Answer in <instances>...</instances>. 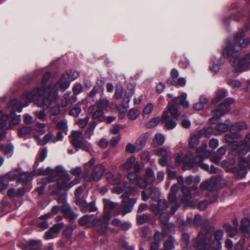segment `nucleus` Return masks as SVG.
Masks as SVG:
<instances>
[{"mask_svg": "<svg viewBox=\"0 0 250 250\" xmlns=\"http://www.w3.org/2000/svg\"><path fill=\"white\" fill-rule=\"evenodd\" d=\"M207 145L202 144L197 149V153L198 154L204 155V157H209L211 155V152L207 149Z\"/></svg>", "mask_w": 250, "mask_h": 250, "instance_id": "obj_39", "label": "nucleus"}, {"mask_svg": "<svg viewBox=\"0 0 250 250\" xmlns=\"http://www.w3.org/2000/svg\"><path fill=\"white\" fill-rule=\"evenodd\" d=\"M38 174L46 175L50 174V175L56 177V180L57 177H58L57 184L59 189L68 190L79 182L77 178L70 181L71 178L70 175L61 166L56 167L54 169L49 167L45 169L41 168L39 170Z\"/></svg>", "mask_w": 250, "mask_h": 250, "instance_id": "obj_6", "label": "nucleus"}, {"mask_svg": "<svg viewBox=\"0 0 250 250\" xmlns=\"http://www.w3.org/2000/svg\"><path fill=\"white\" fill-rule=\"evenodd\" d=\"M95 163V160L94 158L91 159L89 162L85 164L84 165V173L85 175V176L87 175H89V172L91 169H93V165Z\"/></svg>", "mask_w": 250, "mask_h": 250, "instance_id": "obj_50", "label": "nucleus"}, {"mask_svg": "<svg viewBox=\"0 0 250 250\" xmlns=\"http://www.w3.org/2000/svg\"><path fill=\"white\" fill-rule=\"evenodd\" d=\"M163 232L162 233L159 232H156L154 235V242L151 244L150 250H158L160 244L161 239L162 236H164Z\"/></svg>", "mask_w": 250, "mask_h": 250, "instance_id": "obj_32", "label": "nucleus"}, {"mask_svg": "<svg viewBox=\"0 0 250 250\" xmlns=\"http://www.w3.org/2000/svg\"><path fill=\"white\" fill-rule=\"evenodd\" d=\"M192 161L191 157L188 155L184 157L181 153H178L175 158V162L178 164L183 163L184 164L189 166L190 162Z\"/></svg>", "mask_w": 250, "mask_h": 250, "instance_id": "obj_36", "label": "nucleus"}, {"mask_svg": "<svg viewBox=\"0 0 250 250\" xmlns=\"http://www.w3.org/2000/svg\"><path fill=\"white\" fill-rule=\"evenodd\" d=\"M56 180V177L54 175H50L47 178H42L41 180L42 185L41 186L38 187L36 189L39 195L43 193L44 188L46 185V182L47 181L48 182H53Z\"/></svg>", "mask_w": 250, "mask_h": 250, "instance_id": "obj_29", "label": "nucleus"}, {"mask_svg": "<svg viewBox=\"0 0 250 250\" xmlns=\"http://www.w3.org/2000/svg\"><path fill=\"white\" fill-rule=\"evenodd\" d=\"M212 229L207 230L202 228L195 242L196 250H209L210 247L214 249H220L224 232L221 230H216L213 234V239L212 238Z\"/></svg>", "mask_w": 250, "mask_h": 250, "instance_id": "obj_5", "label": "nucleus"}, {"mask_svg": "<svg viewBox=\"0 0 250 250\" xmlns=\"http://www.w3.org/2000/svg\"><path fill=\"white\" fill-rule=\"evenodd\" d=\"M140 114V111L137 108L130 109L127 113L128 118L131 120L136 119Z\"/></svg>", "mask_w": 250, "mask_h": 250, "instance_id": "obj_48", "label": "nucleus"}, {"mask_svg": "<svg viewBox=\"0 0 250 250\" xmlns=\"http://www.w3.org/2000/svg\"><path fill=\"white\" fill-rule=\"evenodd\" d=\"M135 184L142 188H146L147 185L149 184L148 183H147V180H146L145 178L144 179H143L140 177L138 178Z\"/></svg>", "mask_w": 250, "mask_h": 250, "instance_id": "obj_61", "label": "nucleus"}, {"mask_svg": "<svg viewBox=\"0 0 250 250\" xmlns=\"http://www.w3.org/2000/svg\"><path fill=\"white\" fill-rule=\"evenodd\" d=\"M135 161V157L134 156H131L126 160L125 164L122 165L121 167L127 170H129L132 167Z\"/></svg>", "mask_w": 250, "mask_h": 250, "instance_id": "obj_45", "label": "nucleus"}, {"mask_svg": "<svg viewBox=\"0 0 250 250\" xmlns=\"http://www.w3.org/2000/svg\"><path fill=\"white\" fill-rule=\"evenodd\" d=\"M199 143V137L196 135H192L190 137L189 145L190 147L194 148Z\"/></svg>", "mask_w": 250, "mask_h": 250, "instance_id": "obj_58", "label": "nucleus"}, {"mask_svg": "<svg viewBox=\"0 0 250 250\" xmlns=\"http://www.w3.org/2000/svg\"><path fill=\"white\" fill-rule=\"evenodd\" d=\"M93 118L98 120L100 122H104L105 120L104 110L102 109L97 108L92 114Z\"/></svg>", "mask_w": 250, "mask_h": 250, "instance_id": "obj_40", "label": "nucleus"}, {"mask_svg": "<svg viewBox=\"0 0 250 250\" xmlns=\"http://www.w3.org/2000/svg\"><path fill=\"white\" fill-rule=\"evenodd\" d=\"M240 165L243 167H249L250 168V154L247 159L244 158L240 161Z\"/></svg>", "mask_w": 250, "mask_h": 250, "instance_id": "obj_64", "label": "nucleus"}, {"mask_svg": "<svg viewBox=\"0 0 250 250\" xmlns=\"http://www.w3.org/2000/svg\"><path fill=\"white\" fill-rule=\"evenodd\" d=\"M238 156L242 160L243 157L250 151V133L247 134L243 142H240Z\"/></svg>", "mask_w": 250, "mask_h": 250, "instance_id": "obj_13", "label": "nucleus"}, {"mask_svg": "<svg viewBox=\"0 0 250 250\" xmlns=\"http://www.w3.org/2000/svg\"><path fill=\"white\" fill-rule=\"evenodd\" d=\"M224 229L229 233V235L230 237H233L237 231L236 227H232L229 224H225L224 226Z\"/></svg>", "mask_w": 250, "mask_h": 250, "instance_id": "obj_46", "label": "nucleus"}, {"mask_svg": "<svg viewBox=\"0 0 250 250\" xmlns=\"http://www.w3.org/2000/svg\"><path fill=\"white\" fill-rule=\"evenodd\" d=\"M230 122L229 120H227L225 123H219L216 125L217 132H225L229 129V124Z\"/></svg>", "mask_w": 250, "mask_h": 250, "instance_id": "obj_43", "label": "nucleus"}, {"mask_svg": "<svg viewBox=\"0 0 250 250\" xmlns=\"http://www.w3.org/2000/svg\"><path fill=\"white\" fill-rule=\"evenodd\" d=\"M187 98V94L183 93L180 96L173 99L170 103L175 105H182L184 108H188L189 106V103L186 101Z\"/></svg>", "mask_w": 250, "mask_h": 250, "instance_id": "obj_20", "label": "nucleus"}, {"mask_svg": "<svg viewBox=\"0 0 250 250\" xmlns=\"http://www.w3.org/2000/svg\"><path fill=\"white\" fill-rule=\"evenodd\" d=\"M208 102L207 98L205 95H202L200 98L199 102L193 105V108L195 110L199 111L204 109V105Z\"/></svg>", "mask_w": 250, "mask_h": 250, "instance_id": "obj_38", "label": "nucleus"}, {"mask_svg": "<svg viewBox=\"0 0 250 250\" xmlns=\"http://www.w3.org/2000/svg\"><path fill=\"white\" fill-rule=\"evenodd\" d=\"M64 224L63 222H60L54 225L51 229L52 230H54L55 233L58 234L60 231L64 227Z\"/></svg>", "mask_w": 250, "mask_h": 250, "instance_id": "obj_63", "label": "nucleus"}, {"mask_svg": "<svg viewBox=\"0 0 250 250\" xmlns=\"http://www.w3.org/2000/svg\"><path fill=\"white\" fill-rule=\"evenodd\" d=\"M104 172V169L103 166L101 164L97 165L93 167L92 176L87 175L85 176L84 179L86 181H89L91 180L99 181L102 178Z\"/></svg>", "mask_w": 250, "mask_h": 250, "instance_id": "obj_14", "label": "nucleus"}, {"mask_svg": "<svg viewBox=\"0 0 250 250\" xmlns=\"http://www.w3.org/2000/svg\"><path fill=\"white\" fill-rule=\"evenodd\" d=\"M109 221L108 213L104 216L93 218L92 215H85L81 218L79 223L81 226H89L92 225L95 227L98 232L102 235L104 234L107 230Z\"/></svg>", "mask_w": 250, "mask_h": 250, "instance_id": "obj_7", "label": "nucleus"}, {"mask_svg": "<svg viewBox=\"0 0 250 250\" xmlns=\"http://www.w3.org/2000/svg\"><path fill=\"white\" fill-rule=\"evenodd\" d=\"M154 108L153 104L152 103L147 104L144 107L143 110V116L146 117L151 113Z\"/></svg>", "mask_w": 250, "mask_h": 250, "instance_id": "obj_55", "label": "nucleus"}, {"mask_svg": "<svg viewBox=\"0 0 250 250\" xmlns=\"http://www.w3.org/2000/svg\"><path fill=\"white\" fill-rule=\"evenodd\" d=\"M83 133L80 131H73L71 134V143L74 146L80 145L83 141Z\"/></svg>", "mask_w": 250, "mask_h": 250, "instance_id": "obj_24", "label": "nucleus"}, {"mask_svg": "<svg viewBox=\"0 0 250 250\" xmlns=\"http://www.w3.org/2000/svg\"><path fill=\"white\" fill-rule=\"evenodd\" d=\"M55 142V136L51 133L46 134L41 142L42 145H44L48 143Z\"/></svg>", "mask_w": 250, "mask_h": 250, "instance_id": "obj_51", "label": "nucleus"}, {"mask_svg": "<svg viewBox=\"0 0 250 250\" xmlns=\"http://www.w3.org/2000/svg\"><path fill=\"white\" fill-rule=\"evenodd\" d=\"M0 151H3L5 155L8 157H10L14 152V146L11 144L3 145L0 144Z\"/></svg>", "mask_w": 250, "mask_h": 250, "instance_id": "obj_35", "label": "nucleus"}, {"mask_svg": "<svg viewBox=\"0 0 250 250\" xmlns=\"http://www.w3.org/2000/svg\"><path fill=\"white\" fill-rule=\"evenodd\" d=\"M133 94V93L130 95L125 94L123 97V100L122 104L118 106V110L121 113H125L129 107V103L130 102V97Z\"/></svg>", "mask_w": 250, "mask_h": 250, "instance_id": "obj_27", "label": "nucleus"}, {"mask_svg": "<svg viewBox=\"0 0 250 250\" xmlns=\"http://www.w3.org/2000/svg\"><path fill=\"white\" fill-rule=\"evenodd\" d=\"M51 76L49 72H46L43 76L42 86L41 87H36L32 90H26L24 92H32L35 90L39 91L41 92V94L38 96H35V97H39L40 96H43L42 100H36L34 101V104L37 106L46 109L49 107L51 104L54 102H56L58 98V89L55 87V85L56 83H52L49 86L45 88L44 84L47 82Z\"/></svg>", "mask_w": 250, "mask_h": 250, "instance_id": "obj_4", "label": "nucleus"}, {"mask_svg": "<svg viewBox=\"0 0 250 250\" xmlns=\"http://www.w3.org/2000/svg\"><path fill=\"white\" fill-rule=\"evenodd\" d=\"M250 221L248 218H245L241 220V230L245 234V237L250 238V229L249 226Z\"/></svg>", "mask_w": 250, "mask_h": 250, "instance_id": "obj_28", "label": "nucleus"}, {"mask_svg": "<svg viewBox=\"0 0 250 250\" xmlns=\"http://www.w3.org/2000/svg\"><path fill=\"white\" fill-rule=\"evenodd\" d=\"M79 75V72L77 70L66 71L62 75L55 86L57 89L64 92L69 87L70 82L76 80Z\"/></svg>", "mask_w": 250, "mask_h": 250, "instance_id": "obj_8", "label": "nucleus"}, {"mask_svg": "<svg viewBox=\"0 0 250 250\" xmlns=\"http://www.w3.org/2000/svg\"><path fill=\"white\" fill-rule=\"evenodd\" d=\"M226 151L227 147L226 146H223L219 147L217 150L216 155L211 157V161L215 164L219 163L222 156L226 154Z\"/></svg>", "mask_w": 250, "mask_h": 250, "instance_id": "obj_25", "label": "nucleus"}, {"mask_svg": "<svg viewBox=\"0 0 250 250\" xmlns=\"http://www.w3.org/2000/svg\"><path fill=\"white\" fill-rule=\"evenodd\" d=\"M82 112V108L79 104H76L69 111L71 116L78 117Z\"/></svg>", "mask_w": 250, "mask_h": 250, "instance_id": "obj_47", "label": "nucleus"}, {"mask_svg": "<svg viewBox=\"0 0 250 250\" xmlns=\"http://www.w3.org/2000/svg\"><path fill=\"white\" fill-rule=\"evenodd\" d=\"M175 225L172 223H167V225L162 226L163 232L164 235H167L169 232L172 233L174 231Z\"/></svg>", "mask_w": 250, "mask_h": 250, "instance_id": "obj_44", "label": "nucleus"}, {"mask_svg": "<svg viewBox=\"0 0 250 250\" xmlns=\"http://www.w3.org/2000/svg\"><path fill=\"white\" fill-rule=\"evenodd\" d=\"M169 206L167 201L165 199L160 200L158 201V206L156 205H152L151 210L155 213L158 214L160 212H164Z\"/></svg>", "mask_w": 250, "mask_h": 250, "instance_id": "obj_21", "label": "nucleus"}, {"mask_svg": "<svg viewBox=\"0 0 250 250\" xmlns=\"http://www.w3.org/2000/svg\"><path fill=\"white\" fill-rule=\"evenodd\" d=\"M47 155V149L46 148H42L40 150L39 153V155L36 157L34 167L36 168L39 165L40 161H43Z\"/></svg>", "mask_w": 250, "mask_h": 250, "instance_id": "obj_34", "label": "nucleus"}, {"mask_svg": "<svg viewBox=\"0 0 250 250\" xmlns=\"http://www.w3.org/2000/svg\"><path fill=\"white\" fill-rule=\"evenodd\" d=\"M174 238L172 236H170L169 239L167 240L164 244L165 249L166 250H173L174 248Z\"/></svg>", "mask_w": 250, "mask_h": 250, "instance_id": "obj_53", "label": "nucleus"}, {"mask_svg": "<svg viewBox=\"0 0 250 250\" xmlns=\"http://www.w3.org/2000/svg\"><path fill=\"white\" fill-rule=\"evenodd\" d=\"M202 221L201 216L199 214H196L193 219L190 218L187 219V223H189V226L193 225L199 226L201 225Z\"/></svg>", "mask_w": 250, "mask_h": 250, "instance_id": "obj_42", "label": "nucleus"}, {"mask_svg": "<svg viewBox=\"0 0 250 250\" xmlns=\"http://www.w3.org/2000/svg\"><path fill=\"white\" fill-rule=\"evenodd\" d=\"M148 133H145L141 135L137 140L135 144L138 147V149L141 150L145 146L146 143L148 139Z\"/></svg>", "mask_w": 250, "mask_h": 250, "instance_id": "obj_37", "label": "nucleus"}, {"mask_svg": "<svg viewBox=\"0 0 250 250\" xmlns=\"http://www.w3.org/2000/svg\"><path fill=\"white\" fill-rule=\"evenodd\" d=\"M61 211L63 213L64 217L69 221L74 220L78 216V214L73 211L68 204L61 206Z\"/></svg>", "mask_w": 250, "mask_h": 250, "instance_id": "obj_17", "label": "nucleus"}, {"mask_svg": "<svg viewBox=\"0 0 250 250\" xmlns=\"http://www.w3.org/2000/svg\"><path fill=\"white\" fill-rule=\"evenodd\" d=\"M40 169V168L38 170H35L32 172H24L22 173L20 178L18 180V181L23 183L30 181L35 174L39 175L38 172Z\"/></svg>", "mask_w": 250, "mask_h": 250, "instance_id": "obj_23", "label": "nucleus"}, {"mask_svg": "<svg viewBox=\"0 0 250 250\" xmlns=\"http://www.w3.org/2000/svg\"><path fill=\"white\" fill-rule=\"evenodd\" d=\"M160 121V119L159 117L154 118L147 123L146 126L148 128H153L159 124Z\"/></svg>", "mask_w": 250, "mask_h": 250, "instance_id": "obj_62", "label": "nucleus"}, {"mask_svg": "<svg viewBox=\"0 0 250 250\" xmlns=\"http://www.w3.org/2000/svg\"><path fill=\"white\" fill-rule=\"evenodd\" d=\"M179 188L178 184L173 185L170 188V193L169 194L168 201L171 206V213L173 214L179 208V205L178 204L176 197V193Z\"/></svg>", "mask_w": 250, "mask_h": 250, "instance_id": "obj_12", "label": "nucleus"}, {"mask_svg": "<svg viewBox=\"0 0 250 250\" xmlns=\"http://www.w3.org/2000/svg\"><path fill=\"white\" fill-rule=\"evenodd\" d=\"M235 138L233 135L226 134L224 136V139L226 142L229 144V146L231 150V153L234 155L238 156L239 148H240V142L235 141Z\"/></svg>", "mask_w": 250, "mask_h": 250, "instance_id": "obj_15", "label": "nucleus"}, {"mask_svg": "<svg viewBox=\"0 0 250 250\" xmlns=\"http://www.w3.org/2000/svg\"><path fill=\"white\" fill-rule=\"evenodd\" d=\"M56 128L58 129L61 130L64 132L67 130V123L64 121H60L58 122L56 125Z\"/></svg>", "mask_w": 250, "mask_h": 250, "instance_id": "obj_60", "label": "nucleus"}, {"mask_svg": "<svg viewBox=\"0 0 250 250\" xmlns=\"http://www.w3.org/2000/svg\"><path fill=\"white\" fill-rule=\"evenodd\" d=\"M96 125L97 124L95 122H93L91 123L85 133V135L86 137L90 138L91 136L93 134V132L96 126Z\"/></svg>", "mask_w": 250, "mask_h": 250, "instance_id": "obj_56", "label": "nucleus"}, {"mask_svg": "<svg viewBox=\"0 0 250 250\" xmlns=\"http://www.w3.org/2000/svg\"><path fill=\"white\" fill-rule=\"evenodd\" d=\"M104 205V208L105 209V213L103 215L104 216L106 213H108L109 216V218H110V212L115 209L117 206H118V203L115 202H113L111 201L110 200L107 199H104L103 200Z\"/></svg>", "mask_w": 250, "mask_h": 250, "instance_id": "obj_26", "label": "nucleus"}, {"mask_svg": "<svg viewBox=\"0 0 250 250\" xmlns=\"http://www.w3.org/2000/svg\"><path fill=\"white\" fill-rule=\"evenodd\" d=\"M9 181L3 176L0 178V189L2 191L9 186Z\"/></svg>", "mask_w": 250, "mask_h": 250, "instance_id": "obj_59", "label": "nucleus"}, {"mask_svg": "<svg viewBox=\"0 0 250 250\" xmlns=\"http://www.w3.org/2000/svg\"><path fill=\"white\" fill-rule=\"evenodd\" d=\"M109 106V102L106 99H102L97 103V108L102 109L103 110L106 109Z\"/></svg>", "mask_w": 250, "mask_h": 250, "instance_id": "obj_52", "label": "nucleus"}, {"mask_svg": "<svg viewBox=\"0 0 250 250\" xmlns=\"http://www.w3.org/2000/svg\"><path fill=\"white\" fill-rule=\"evenodd\" d=\"M35 133V130L30 126H23L19 130V136L20 137H23L28 134H32Z\"/></svg>", "mask_w": 250, "mask_h": 250, "instance_id": "obj_41", "label": "nucleus"}, {"mask_svg": "<svg viewBox=\"0 0 250 250\" xmlns=\"http://www.w3.org/2000/svg\"><path fill=\"white\" fill-rule=\"evenodd\" d=\"M145 178L147 180V183L152 184L156 180V176L153 169L150 167H147L146 169Z\"/></svg>", "mask_w": 250, "mask_h": 250, "instance_id": "obj_33", "label": "nucleus"}, {"mask_svg": "<svg viewBox=\"0 0 250 250\" xmlns=\"http://www.w3.org/2000/svg\"><path fill=\"white\" fill-rule=\"evenodd\" d=\"M248 128V125L245 122H239L232 125L230 127V132L235 138H240L242 135L241 131Z\"/></svg>", "mask_w": 250, "mask_h": 250, "instance_id": "obj_16", "label": "nucleus"}, {"mask_svg": "<svg viewBox=\"0 0 250 250\" xmlns=\"http://www.w3.org/2000/svg\"><path fill=\"white\" fill-rule=\"evenodd\" d=\"M225 63V59L221 58L218 59H212L210 61L209 69L212 73H217L220 69L221 66Z\"/></svg>", "mask_w": 250, "mask_h": 250, "instance_id": "obj_19", "label": "nucleus"}, {"mask_svg": "<svg viewBox=\"0 0 250 250\" xmlns=\"http://www.w3.org/2000/svg\"><path fill=\"white\" fill-rule=\"evenodd\" d=\"M233 102V98H227L221 103L216 109L212 110V117L210 119V124L213 125L217 123L221 117L230 110V104Z\"/></svg>", "mask_w": 250, "mask_h": 250, "instance_id": "obj_9", "label": "nucleus"}, {"mask_svg": "<svg viewBox=\"0 0 250 250\" xmlns=\"http://www.w3.org/2000/svg\"><path fill=\"white\" fill-rule=\"evenodd\" d=\"M217 179L215 177H212L210 180H207L202 182L200 185V189L193 190L192 192V196H200L202 195L201 191L206 190L211 191L220 187L217 183Z\"/></svg>", "mask_w": 250, "mask_h": 250, "instance_id": "obj_11", "label": "nucleus"}, {"mask_svg": "<svg viewBox=\"0 0 250 250\" xmlns=\"http://www.w3.org/2000/svg\"><path fill=\"white\" fill-rule=\"evenodd\" d=\"M42 246L40 240H30L23 246V250H40Z\"/></svg>", "mask_w": 250, "mask_h": 250, "instance_id": "obj_22", "label": "nucleus"}, {"mask_svg": "<svg viewBox=\"0 0 250 250\" xmlns=\"http://www.w3.org/2000/svg\"><path fill=\"white\" fill-rule=\"evenodd\" d=\"M178 183L179 185H181V189L183 193V198L181 199V202L189 204L191 202L192 199V192L197 189V186L193 185L190 189L188 188L185 185V180L183 176H179L177 177Z\"/></svg>", "mask_w": 250, "mask_h": 250, "instance_id": "obj_10", "label": "nucleus"}, {"mask_svg": "<svg viewBox=\"0 0 250 250\" xmlns=\"http://www.w3.org/2000/svg\"><path fill=\"white\" fill-rule=\"evenodd\" d=\"M125 150L129 153H133L139 151L140 150L138 149V147L136 144L133 145L131 143H128L126 146Z\"/></svg>", "mask_w": 250, "mask_h": 250, "instance_id": "obj_57", "label": "nucleus"}, {"mask_svg": "<svg viewBox=\"0 0 250 250\" xmlns=\"http://www.w3.org/2000/svg\"><path fill=\"white\" fill-rule=\"evenodd\" d=\"M40 94L41 92L37 90L32 92H24L20 100L13 99L7 104V107L11 108L10 114L0 111V140L5 137L7 129H11L21 123V116L17 115L16 112H21L23 107L28 106L35 96Z\"/></svg>", "mask_w": 250, "mask_h": 250, "instance_id": "obj_2", "label": "nucleus"}, {"mask_svg": "<svg viewBox=\"0 0 250 250\" xmlns=\"http://www.w3.org/2000/svg\"><path fill=\"white\" fill-rule=\"evenodd\" d=\"M106 178L109 184L113 185H117L118 186L113 188L112 192L114 193L120 194L125 190L129 193H124L121 196L122 201L121 207L123 208L122 211L120 209H117L114 213L115 215L122 213L125 215L126 214L130 212L133 210L134 205L137 202V198H130L131 194L134 196L138 197L139 196V191L138 190L132 188L130 183L125 181H123L121 178V173H119L117 176H115L112 173L109 172L105 174Z\"/></svg>", "mask_w": 250, "mask_h": 250, "instance_id": "obj_3", "label": "nucleus"}, {"mask_svg": "<svg viewBox=\"0 0 250 250\" xmlns=\"http://www.w3.org/2000/svg\"><path fill=\"white\" fill-rule=\"evenodd\" d=\"M227 96V91L225 89H219L216 91L215 96L212 98L211 104H215L219 103Z\"/></svg>", "mask_w": 250, "mask_h": 250, "instance_id": "obj_30", "label": "nucleus"}, {"mask_svg": "<svg viewBox=\"0 0 250 250\" xmlns=\"http://www.w3.org/2000/svg\"><path fill=\"white\" fill-rule=\"evenodd\" d=\"M245 29H250V25L247 23ZM245 36L244 29L236 33L234 38V44L230 38L226 39L222 51L223 57L230 60V63L235 72H241L250 69V53L243 58L239 57V52L241 48L250 45V39L244 38Z\"/></svg>", "mask_w": 250, "mask_h": 250, "instance_id": "obj_1", "label": "nucleus"}, {"mask_svg": "<svg viewBox=\"0 0 250 250\" xmlns=\"http://www.w3.org/2000/svg\"><path fill=\"white\" fill-rule=\"evenodd\" d=\"M161 192L158 188L154 187L150 191V197L154 201H159Z\"/></svg>", "mask_w": 250, "mask_h": 250, "instance_id": "obj_49", "label": "nucleus"}, {"mask_svg": "<svg viewBox=\"0 0 250 250\" xmlns=\"http://www.w3.org/2000/svg\"><path fill=\"white\" fill-rule=\"evenodd\" d=\"M168 109L173 119L179 120L184 117V115L181 114L178 110L175 105L169 103Z\"/></svg>", "mask_w": 250, "mask_h": 250, "instance_id": "obj_31", "label": "nucleus"}, {"mask_svg": "<svg viewBox=\"0 0 250 250\" xmlns=\"http://www.w3.org/2000/svg\"><path fill=\"white\" fill-rule=\"evenodd\" d=\"M157 214L159 215V220L162 225H167L169 218L168 213L165 212H162Z\"/></svg>", "mask_w": 250, "mask_h": 250, "instance_id": "obj_54", "label": "nucleus"}, {"mask_svg": "<svg viewBox=\"0 0 250 250\" xmlns=\"http://www.w3.org/2000/svg\"><path fill=\"white\" fill-rule=\"evenodd\" d=\"M161 121L165 124V127L168 130L174 129L177 125V123L173 119L170 118V116L167 111H164L163 112Z\"/></svg>", "mask_w": 250, "mask_h": 250, "instance_id": "obj_18", "label": "nucleus"}]
</instances>
